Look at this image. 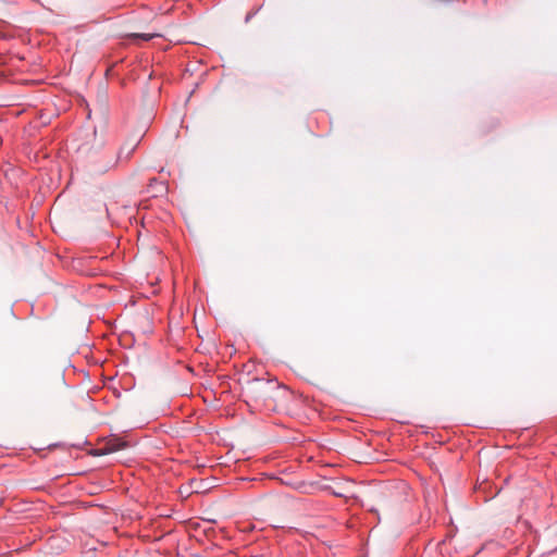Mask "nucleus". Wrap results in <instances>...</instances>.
Returning <instances> with one entry per match:
<instances>
[{
    "mask_svg": "<svg viewBox=\"0 0 557 557\" xmlns=\"http://www.w3.org/2000/svg\"><path fill=\"white\" fill-rule=\"evenodd\" d=\"M120 159V154L112 161H110L106 166H99L100 171H108L109 169L114 168L117 164V161Z\"/></svg>",
    "mask_w": 557,
    "mask_h": 557,
    "instance_id": "obj_2",
    "label": "nucleus"
},
{
    "mask_svg": "<svg viewBox=\"0 0 557 557\" xmlns=\"http://www.w3.org/2000/svg\"><path fill=\"white\" fill-rule=\"evenodd\" d=\"M133 151H134V147H133V148H131V150H129V152H128L127 157H128Z\"/></svg>",
    "mask_w": 557,
    "mask_h": 557,
    "instance_id": "obj_5",
    "label": "nucleus"
},
{
    "mask_svg": "<svg viewBox=\"0 0 557 557\" xmlns=\"http://www.w3.org/2000/svg\"><path fill=\"white\" fill-rule=\"evenodd\" d=\"M145 40H149L150 38H152L151 35H140Z\"/></svg>",
    "mask_w": 557,
    "mask_h": 557,
    "instance_id": "obj_3",
    "label": "nucleus"
},
{
    "mask_svg": "<svg viewBox=\"0 0 557 557\" xmlns=\"http://www.w3.org/2000/svg\"><path fill=\"white\" fill-rule=\"evenodd\" d=\"M249 18H251V14L247 15L246 21H249Z\"/></svg>",
    "mask_w": 557,
    "mask_h": 557,
    "instance_id": "obj_4",
    "label": "nucleus"
},
{
    "mask_svg": "<svg viewBox=\"0 0 557 557\" xmlns=\"http://www.w3.org/2000/svg\"><path fill=\"white\" fill-rule=\"evenodd\" d=\"M125 447H127L126 442L122 441L119 437H112L106 442V444L102 448L96 450L95 455L100 456V455L111 454V453L117 451L120 449H123Z\"/></svg>",
    "mask_w": 557,
    "mask_h": 557,
    "instance_id": "obj_1",
    "label": "nucleus"
}]
</instances>
